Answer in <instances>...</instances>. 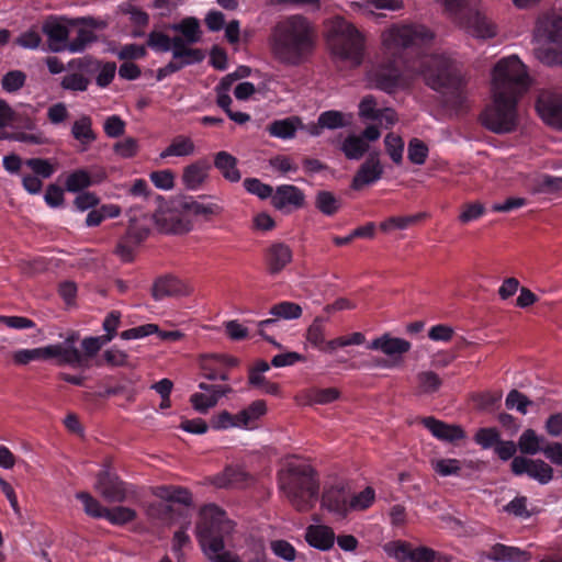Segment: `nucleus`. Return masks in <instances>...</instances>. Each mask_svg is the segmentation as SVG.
Masks as SVG:
<instances>
[{"label": "nucleus", "instance_id": "nucleus-46", "mask_svg": "<svg viewBox=\"0 0 562 562\" xmlns=\"http://www.w3.org/2000/svg\"><path fill=\"white\" fill-rule=\"evenodd\" d=\"M386 153L394 164H401L403 160L404 142L401 136L389 133L384 138Z\"/></svg>", "mask_w": 562, "mask_h": 562}, {"label": "nucleus", "instance_id": "nucleus-57", "mask_svg": "<svg viewBox=\"0 0 562 562\" xmlns=\"http://www.w3.org/2000/svg\"><path fill=\"white\" fill-rule=\"evenodd\" d=\"M139 245L134 243L126 234H124L115 247V254L124 261L131 262L134 259L135 250Z\"/></svg>", "mask_w": 562, "mask_h": 562}, {"label": "nucleus", "instance_id": "nucleus-10", "mask_svg": "<svg viewBox=\"0 0 562 562\" xmlns=\"http://www.w3.org/2000/svg\"><path fill=\"white\" fill-rule=\"evenodd\" d=\"M95 490L110 503H124L136 495L134 486L122 481L109 468L98 473Z\"/></svg>", "mask_w": 562, "mask_h": 562}, {"label": "nucleus", "instance_id": "nucleus-7", "mask_svg": "<svg viewBox=\"0 0 562 562\" xmlns=\"http://www.w3.org/2000/svg\"><path fill=\"white\" fill-rule=\"evenodd\" d=\"M451 18L477 38L495 36L494 25L476 9L475 0H442Z\"/></svg>", "mask_w": 562, "mask_h": 562}, {"label": "nucleus", "instance_id": "nucleus-3", "mask_svg": "<svg viewBox=\"0 0 562 562\" xmlns=\"http://www.w3.org/2000/svg\"><path fill=\"white\" fill-rule=\"evenodd\" d=\"M316 32L302 14L279 21L271 33V47L277 59L289 66L301 65L314 50Z\"/></svg>", "mask_w": 562, "mask_h": 562}, {"label": "nucleus", "instance_id": "nucleus-28", "mask_svg": "<svg viewBox=\"0 0 562 562\" xmlns=\"http://www.w3.org/2000/svg\"><path fill=\"white\" fill-rule=\"evenodd\" d=\"M71 135L81 145V150H87L97 139V134L92 130V119L89 115H82L76 120L71 126Z\"/></svg>", "mask_w": 562, "mask_h": 562}, {"label": "nucleus", "instance_id": "nucleus-26", "mask_svg": "<svg viewBox=\"0 0 562 562\" xmlns=\"http://www.w3.org/2000/svg\"><path fill=\"white\" fill-rule=\"evenodd\" d=\"M130 221L126 229V235L140 245L150 234V229L153 224H155L153 215L143 214L140 217H137L134 214L133 210H130L128 213Z\"/></svg>", "mask_w": 562, "mask_h": 562}, {"label": "nucleus", "instance_id": "nucleus-40", "mask_svg": "<svg viewBox=\"0 0 562 562\" xmlns=\"http://www.w3.org/2000/svg\"><path fill=\"white\" fill-rule=\"evenodd\" d=\"M302 307L294 302L282 301L270 308V314L283 319H297L302 316Z\"/></svg>", "mask_w": 562, "mask_h": 562}, {"label": "nucleus", "instance_id": "nucleus-12", "mask_svg": "<svg viewBox=\"0 0 562 562\" xmlns=\"http://www.w3.org/2000/svg\"><path fill=\"white\" fill-rule=\"evenodd\" d=\"M536 109L546 124L562 130V90L541 91Z\"/></svg>", "mask_w": 562, "mask_h": 562}, {"label": "nucleus", "instance_id": "nucleus-36", "mask_svg": "<svg viewBox=\"0 0 562 562\" xmlns=\"http://www.w3.org/2000/svg\"><path fill=\"white\" fill-rule=\"evenodd\" d=\"M384 552L394 558L397 562H411L413 548L411 543L403 540H394L383 546Z\"/></svg>", "mask_w": 562, "mask_h": 562}, {"label": "nucleus", "instance_id": "nucleus-14", "mask_svg": "<svg viewBox=\"0 0 562 562\" xmlns=\"http://www.w3.org/2000/svg\"><path fill=\"white\" fill-rule=\"evenodd\" d=\"M43 33L49 42V49L54 53L66 50L71 29L64 21L49 16L42 26Z\"/></svg>", "mask_w": 562, "mask_h": 562}, {"label": "nucleus", "instance_id": "nucleus-35", "mask_svg": "<svg viewBox=\"0 0 562 562\" xmlns=\"http://www.w3.org/2000/svg\"><path fill=\"white\" fill-rule=\"evenodd\" d=\"M327 317L316 316L313 323L306 330V340L315 348L325 352L326 340H325V327L324 323L327 322Z\"/></svg>", "mask_w": 562, "mask_h": 562}, {"label": "nucleus", "instance_id": "nucleus-8", "mask_svg": "<svg viewBox=\"0 0 562 562\" xmlns=\"http://www.w3.org/2000/svg\"><path fill=\"white\" fill-rule=\"evenodd\" d=\"M331 34L334 53L353 66H359L363 59V37L356 26L338 18L333 23Z\"/></svg>", "mask_w": 562, "mask_h": 562}, {"label": "nucleus", "instance_id": "nucleus-61", "mask_svg": "<svg viewBox=\"0 0 562 562\" xmlns=\"http://www.w3.org/2000/svg\"><path fill=\"white\" fill-rule=\"evenodd\" d=\"M42 43V37L36 26L21 33L14 41V44L26 49H36Z\"/></svg>", "mask_w": 562, "mask_h": 562}, {"label": "nucleus", "instance_id": "nucleus-53", "mask_svg": "<svg viewBox=\"0 0 562 562\" xmlns=\"http://www.w3.org/2000/svg\"><path fill=\"white\" fill-rule=\"evenodd\" d=\"M101 60L92 58L90 56H86L83 58H75L69 63V67L77 68L80 74L86 76H95L98 75V70L101 66Z\"/></svg>", "mask_w": 562, "mask_h": 562}, {"label": "nucleus", "instance_id": "nucleus-44", "mask_svg": "<svg viewBox=\"0 0 562 562\" xmlns=\"http://www.w3.org/2000/svg\"><path fill=\"white\" fill-rule=\"evenodd\" d=\"M543 438H540L533 429H527L521 434L518 446L522 453L536 454L542 450V447H540Z\"/></svg>", "mask_w": 562, "mask_h": 562}, {"label": "nucleus", "instance_id": "nucleus-49", "mask_svg": "<svg viewBox=\"0 0 562 562\" xmlns=\"http://www.w3.org/2000/svg\"><path fill=\"white\" fill-rule=\"evenodd\" d=\"M105 344H108V341H104L102 336L86 337L81 341L83 353L80 352V355L83 357V364L79 366L78 368H87V360L93 358Z\"/></svg>", "mask_w": 562, "mask_h": 562}, {"label": "nucleus", "instance_id": "nucleus-13", "mask_svg": "<svg viewBox=\"0 0 562 562\" xmlns=\"http://www.w3.org/2000/svg\"><path fill=\"white\" fill-rule=\"evenodd\" d=\"M383 171L384 169L380 161L379 153H370L353 176L351 188L353 190H360L366 186L376 182L382 178Z\"/></svg>", "mask_w": 562, "mask_h": 562}, {"label": "nucleus", "instance_id": "nucleus-52", "mask_svg": "<svg viewBox=\"0 0 562 562\" xmlns=\"http://www.w3.org/2000/svg\"><path fill=\"white\" fill-rule=\"evenodd\" d=\"M364 340H366V337L362 333H352L348 336L337 337V338L328 340L326 342L325 352L330 353V352L335 351L337 348H342V347L353 346V345L358 346V345L363 344Z\"/></svg>", "mask_w": 562, "mask_h": 562}, {"label": "nucleus", "instance_id": "nucleus-16", "mask_svg": "<svg viewBox=\"0 0 562 562\" xmlns=\"http://www.w3.org/2000/svg\"><path fill=\"white\" fill-rule=\"evenodd\" d=\"M422 424L440 441L457 443L465 438V431L461 426L447 424L432 416L422 418Z\"/></svg>", "mask_w": 562, "mask_h": 562}, {"label": "nucleus", "instance_id": "nucleus-22", "mask_svg": "<svg viewBox=\"0 0 562 562\" xmlns=\"http://www.w3.org/2000/svg\"><path fill=\"white\" fill-rule=\"evenodd\" d=\"M176 206L182 207L187 214H192L204 220H210L212 216L220 215L223 207L217 203H202L194 200L192 196H180L176 199Z\"/></svg>", "mask_w": 562, "mask_h": 562}, {"label": "nucleus", "instance_id": "nucleus-18", "mask_svg": "<svg viewBox=\"0 0 562 562\" xmlns=\"http://www.w3.org/2000/svg\"><path fill=\"white\" fill-rule=\"evenodd\" d=\"M212 168L207 158H200L187 165L181 175V181L186 189L196 191L203 187Z\"/></svg>", "mask_w": 562, "mask_h": 562}, {"label": "nucleus", "instance_id": "nucleus-59", "mask_svg": "<svg viewBox=\"0 0 562 562\" xmlns=\"http://www.w3.org/2000/svg\"><path fill=\"white\" fill-rule=\"evenodd\" d=\"M485 214V206L481 202L465 203L459 215V221L462 224L481 218Z\"/></svg>", "mask_w": 562, "mask_h": 562}, {"label": "nucleus", "instance_id": "nucleus-64", "mask_svg": "<svg viewBox=\"0 0 562 562\" xmlns=\"http://www.w3.org/2000/svg\"><path fill=\"white\" fill-rule=\"evenodd\" d=\"M244 187L249 193L255 194L260 199L272 196V187L261 182L257 178H246L244 180Z\"/></svg>", "mask_w": 562, "mask_h": 562}, {"label": "nucleus", "instance_id": "nucleus-33", "mask_svg": "<svg viewBox=\"0 0 562 562\" xmlns=\"http://www.w3.org/2000/svg\"><path fill=\"white\" fill-rule=\"evenodd\" d=\"M156 495L167 502L178 503L186 506H189L192 503L191 492L181 486H160L157 488Z\"/></svg>", "mask_w": 562, "mask_h": 562}, {"label": "nucleus", "instance_id": "nucleus-9", "mask_svg": "<svg viewBox=\"0 0 562 562\" xmlns=\"http://www.w3.org/2000/svg\"><path fill=\"white\" fill-rule=\"evenodd\" d=\"M57 358L58 364L79 367L83 364V357L76 347L65 348L61 344L48 345L34 349H20L14 352L13 360L18 364H27L31 361Z\"/></svg>", "mask_w": 562, "mask_h": 562}, {"label": "nucleus", "instance_id": "nucleus-51", "mask_svg": "<svg viewBox=\"0 0 562 562\" xmlns=\"http://www.w3.org/2000/svg\"><path fill=\"white\" fill-rule=\"evenodd\" d=\"M24 165L27 166L34 176L43 179H48L55 172L54 165L45 158H29L24 160Z\"/></svg>", "mask_w": 562, "mask_h": 562}, {"label": "nucleus", "instance_id": "nucleus-63", "mask_svg": "<svg viewBox=\"0 0 562 562\" xmlns=\"http://www.w3.org/2000/svg\"><path fill=\"white\" fill-rule=\"evenodd\" d=\"M149 178L158 189L171 190L175 187V172L170 169L153 171Z\"/></svg>", "mask_w": 562, "mask_h": 562}, {"label": "nucleus", "instance_id": "nucleus-6", "mask_svg": "<svg viewBox=\"0 0 562 562\" xmlns=\"http://www.w3.org/2000/svg\"><path fill=\"white\" fill-rule=\"evenodd\" d=\"M536 34L544 44L536 49L538 59L548 66L562 65V15L546 13L538 19Z\"/></svg>", "mask_w": 562, "mask_h": 562}, {"label": "nucleus", "instance_id": "nucleus-30", "mask_svg": "<svg viewBox=\"0 0 562 562\" xmlns=\"http://www.w3.org/2000/svg\"><path fill=\"white\" fill-rule=\"evenodd\" d=\"M299 126H301V117L293 115L271 122L267 131L273 137L291 139L295 136Z\"/></svg>", "mask_w": 562, "mask_h": 562}, {"label": "nucleus", "instance_id": "nucleus-34", "mask_svg": "<svg viewBox=\"0 0 562 562\" xmlns=\"http://www.w3.org/2000/svg\"><path fill=\"white\" fill-rule=\"evenodd\" d=\"M340 149L346 158L359 160L369 150V144L360 136L349 135L342 142Z\"/></svg>", "mask_w": 562, "mask_h": 562}, {"label": "nucleus", "instance_id": "nucleus-4", "mask_svg": "<svg viewBox=\"0 0 562 562\" xmlns=\"http://www.w3.org/2000/svg\"><path fill=\"white\" fill-rule=\"evenodd\" d=\"M234 529V524L218 506L211 504L203 508L196 525V537L203 552L212 562H240L231 552L224 551V538Z\"/></svg>", "mask_w": 562, "mask_h": 562}, {"label": "nucleus", "instance_id": "nucleus-24", "mask_svg": "<svg viewBox=\"0 0 562 562\" xmlns=\"http://www.w3.org/2000/svg\"><path fill=\"white\" fill-rule=\"evenodd\" d=\"M335 532L326 525H311L306 528V542L321 551H328L334 547Z\"/></svg>", "mask_w": 562, "mask_h": 562}, {"label": "nucleus", "instance_id": "nucleus-1", "mask_svg": "<svg viewBox=\"0 0 562 562\" xmlns=\"http://www.w3.org/2000/svg\"><path fill=\"white\" fill-rule=\"evenodd\" d=\"M432 33L424 25H393L382 34L385 60L371 67L367 77L376 89L394 92L401 81V67L419 71L426 85L441 93L446 108L465 109V80L457 65L443 55H424Z\"/></svg>", "mask_w": 562, "mask_h": 562}, {"label": "nucleus", "instance_id": "nucleus-21", "mask_svg": "<svg viewBox=\"0 0 562 562\" xmlns=\"http://www.w3.org/2000/svg\"><path fill=\"white\" fill-rule=\"evenodd\" d=\"M411 342L390 334H383L371 340L367 348L370 350H379L389 357L402 356L411 350Z\"/></svg>", "mask_w": 562, "mask_h": 562}, {"label": "nucleus", "instance_id": "nucleus-47", "mask_svg": "<svg viewBox=\"0 0 562 562\" xmlns=\"http://www.w3.org/2000/svg\"><path fill=\"white\" fill-rule=\"evenodd\" d=\"M267 411V405L265 401L257 400L252 402L247 408L243 409L237 414V418L239 419L243 426H248L252 420L265 415Z\"/></svg>", "mask_w": 562, "mask_h": 562}, {"label": "nucleus", "instance_id": "nucleus-20", "mask_svg": "<svg viewBox=\"0 0 562 562\" xmlns=\"http://www.w3.org/2000/svg\"><path fill=\"white\" fill-rule=\"evenodd\" d=\"M323 506L337 516L345 518L349 514V497L345 486L335 485L325 490L322 496Z\"/></svg>", "mask_w": 562, "mask_h": 562}, {"label": "nucleus", "instance_id": "nucleus-25", "mask_svg": "<svg viewBox=\"0 0 562 562\" xmlns=\"http://www.w3.org/2000/svg\"><path fill=\"white\" fill-rule=\"evenodd\" d=\"M486 558L494 562H527L530 553L518 547L495 543L486 552Z\"/></svg>", "mask_w": 562, "mask_h": 562}, {"label": "nucleus", "instance_id": "nucleus-31", "mask_svg": "<svg viewBox=\"0 0 562 562\" xmlns=\"http://www.w3.org/2000/svg\"><path fill=\"white\" fill-rule=\"evenodd\" d=\"M195 151L193 140L186 135L175 136L170 144L160 153L159 157L166 159L168 157H189Z\"/></svg>", "mask_w": 562, "mask_h": 562}, {"label": "nucleus", "instance_id": "nucleus-41", "mask_svg": "<svg viewBox=\"0 0 562 562\" xmlns=\"http://www.w3.org/2000/svg\"><path fill=\"white\" fill-rule=\"evenodd\" d=\"M535 191L538 193H559L562 192V177L551 175H540L535 182Z\"/></svg>", "mask_w": 562, "mask_h": 562}, {"label": "nucleus", "instance_id": "nucleus-45", "mask_svg": "<svg viewBox=\"0 0 562 562\" xmlns=\"http://www.w3.org/2000/svg\"><path fill=\"white\" fill-rule=\"evenodd\" d=\"M26 82V75L22 70H10L1 79V87L5 92L14 93L22 89Z\"/></svg>", "mask_w": 562, "mask_h": 562}, {"label": "nucleus", "instance_id": "nucleus-29", "mask_svg": "<svg viewBox=\"0 0 562 562\" xmlns=\"http://www.w3.org/2000/svg\"><path fill=\"white\" fill-rule=\"evenodd\" d=\"M214 167L229 182H238L241 178L237 168V159L227 151H218L214 156Z\"/></svg>", "mask_w": 562, "mask_h": 562}, {"label": "nucleus", "instance_id": "nucleus-62", "mask_svg": "<svg viewBox=\"0 0 562 562\" xmlns=\"http://www.w3.org/2000/svg\"><path fill=\"white\" fill-rule=\"evenodd\" d=\"M170 36L160 32L151 31L148 34L146 45L157 53H166L170 50Z\"/></svg>", "mask_w": 562, "mask_h": 562}, {"label": "nucleus", "instance_id": "nucleus-54", "mask_svg": "<svg viewBox=\"0 0 562 562\" xmlns=\"http://www.w3.org/2000/svg\"><path fill=\"white\" fill-rule=\"evenodd\" d=\"M528 475L541 484H547L552 480L553 469L542 460H531Z\"/></svg>", "mask_w": 562, "mask_h": 562}, {"label": "nucleus", "instance_id": "nucleus-17", "mask_svg": "<svg viewBox=\"0 0 562 562\" xmlns=\"http://www.w3.org/2000/svg\"><path fill=\"white\" fill-rule=\"evenodd\" d=\"M190 286L175 276H162L155 280L151 295L155 301H161L167 296H182L190 294Z\"/></svg>", "mask_w": 562, "mask_h": 562}, {"label": "nucleus", "instance_id": "nucleus-2", "mask_svg": "<svg viewBox=\"0 0 562 562\" xmlns=\"http://www.w3.org/2000/svg\"><path fill=\"white\" fill-rule=\"evenodd\" d=\"M528 87L526 67L517 56L498 60L492 72V102L479 117L482 126L495 134L514 132L518 125L517 103Z\"/></svg>", "mask_w": 562, "mask_h": 562}, {"label": "nucleus", "instance_id": "nucleus-19", "mask_svg": "<svg viewBox=\"0 0 562 562\" xmlns=\"http://www.w3.org/2000/svg\"><path fill=\"white\" fill-rule=\"evenodd\" d=\"M79 24H83L86 26L78 27L76 30V36L68 41V44L66 45V50H69L70 53H81L90 44L97 41V35L91 30L92 27L98 26L97 21L93 18H81L70 22V25Z\"/></svg>", "mask_w": 562, "mask_h": 562}, {"label": "nucleus", "instance_id": "nucleus-5", "mask_svg": "<svg viewBox=\"0 0 562 562\" xmlns=\"http://www.w3.org/2000/svg\"><path fill=\"white\" fill-rule=\"evenodd\" d=\"M279 485L296 510L308 512L313 508L319 484L312 467L290 465L286 471L279 474Z\"/></svg>", "mask_w": 562, "mask_h": 562}, {"label": "nucleus", "instance_id": "nucleus-27", "mask_svg": "<svg viewBox=\"0 0 562 562\" xmlns=\"http://www.w3.org/2000/svg\"><path fill=\"white\" fill-rule=\"evenodd\" d=\"M272 204L278 210H282L286 205L302 207L304 204V193L292 184L279 186L272 195Z\"/></svg>", "mask_w": 562, "mask_h": 562}, {"label": "nucleus", "instance_id": "nucleus-15", "mask_svg": "<svg viewBox=\"0 0 562 562\" xmlns=\"http://www.w3.org/2000/svg\"><path fill=\"white\" fill-rule=\"evenodd\" d=\"M252 481V476L239 465H227L211 480L218 488H246Z\"/></svg>", "mask_w": 562, "mask_h": 562}, {"label": "nucleus", "instance_id": "nucleus-39", "mask_svg": "<svg viewBox=\"0 0 562 562\" xmlns=\"http://www.w3.org/2000/svg\"><path fill=\"white\" fill-rule=\"evenodd\" d=\"M76 498L82 503L83 510L88 516L93 518H105L108 508L103 507L90 493L79 492L76 494Z\"/></svg>", "mask_w": 562, "mask_h": 562}, {"label": "nucleus", "instance_id": "nucleus-60", "mask_svg": "<svg viewBox=\"0 0 562 562\" xmlns=\"http://www.w3.org/2000/svg\"><path fill=\"white\" fill-rule=\"evenodd\" d=\"M222 396L216 394L194 393L190 397V402L195 411L206 413L209 408L215 406Z\"/></svg>", "mask_w": 562, "mask_h": 562}, {"label": "nucleus", "instance_id": "nucleus-23", "mask_svg": "<svg viewBox=\"0 0 562 562\" xmlns=\"http://www.w3.org/2000/svg\"><path fill=\"white\" fill-rule=\"evenodd\" d=\"M292 250L284 243H274L267 249L266 260L270 274L280 273L291 261Z\"/></svg>", "mask_w": 562, "mask_h": 562}, {"label": "nucleus", "instance_id": "nucleus-43", "mask_svg": "<svg viewBox=\"0 0 562 562\" xmlns=\"http://www.w3.org/2000/svg\"><path fill=\"white\" fill-rule=\"evenodd\" d=\"M375 499V491L368 486L358 494H353L349 498V513L352 510H366L372 506Z\"/></svg>", "mask_w": 562, "mask_h": 562}, {"label": "nucleus", "instance_id": "nucleus-38", "mask_svg": "<svg viewBox=\"0 0 562 562\" xmlns=\"http://www.w3.org/2000/svg\"><path fill=\"white\" fill-rule=\"evenodd\" d=\"M137 513L133 508L116 506L108 508L105 518L113 526H123L136 519Z\"/></svg>", "mask_w": 562, "mask_h": 562}, {"label": "nucleus", "instance_id": "nucleus-48", "mask_svg": "<svg viewBox=\"0 0 562 562\" xmlns=\"http://www.w3.org/2000/svg\"><path fill=\"white\" fill-rule=\"evenodd\" d=\"M417 381L419 391L425 394L437 392L442 384L441 379L434 371L418 373Z\"/></svg>", "mask_w": 562, "mask_h": 562}, {"label": "nucleus", "instance_id": "nucleus-32", "mask_svg": "<svg viewBox=\"0 0 562 562\" xmlns=\"http://www.w3.org/2000/svg\"><path fill=\"white\" fill-rule=\"evenodd\" d=\"M171 29L186 37L189 44H195L201 41L202 31L200 21L194 16L182 19L179 23L173 24Z\"/></svg>", "mask_w": 562, "mask_h": 562}, {"label": "nucleus", "instance_id": "nucleus-58", "mask_svg": "<svg viewBox=\"0 0 562 562\" xmlns=\"http://www.w3.org/2000/svg\"><path fill=\"white\" fill-rule=\"evenodd\" d=\"M90 85V79L80 72L66 75L61 80V87L70 91H86Z\"/></svg>", "mask_w": 562, "mask_h": 562}, {"label": "nucleus", "instance_id": "nucleus-42", "mask_svg": "<svg viewBox=\"0 0 562 562\" xmlns=\"http://www.w3.org/2000/svg\"><path fill=\"white\" fill-rule=\"evenodd\" d=\"M65 186L69 192H79L91 187V176L86 169H77L67 177Z\"/></svg>", "mask_w": 562, "mask_h": 562}, {"label": "nucleus", "instance_id": "nucleus-11", "mask_svg": "<svg viewBox=\"0 0 562 562\" xmlns=\"http://www.w3.org/2000/svg\"><path fill=\"white\" fill-rule=\"evenodd\" d=\"M184 210L176 206V199L159 205L153 214L154 222L161 233L183 234L190 231L191 223L184 217Z\"/></svg>", "mask_w": 562, "mask_h": 562}, {"label": "nucleus", "instance_id": "nucleus-56", "mask_svg": "<svg viewBox=\"0 0 562 562\" xmlns=\"http://www.w3.org/2000/svg\"><path fill=\"white\" fill-rule=\"evenodd\" d=\"M319 123L323 128L336 130L345 127L348 123L344 113L336 110L324 111L319 114Z\"/></svg>", "mask_w": 562, "mask_h": 562}, {"label": "nucleus", "instance_id": "nucleus-37", "mask_svg": "<svg viewBox=\"0 0 562 562\" xmlns=\"http://www.w3.org/2000/svg\"><path fill=\"white\" fill-rule=\"evenodd\" d=\"M315 206L324 215L333 216L340 209V201L329 191H318L315 196Z\"/></svg>", "mask_w": 562, "mask_h": 562}, {"label": "nucleus", "instance_id": "nucleus-55", "mask_svg": "<svg viewBox=\"0 0 562 562\" xmlns=\"http://www.w3.org/2000/svg\"><path fill=\"white\" fill-rule=\"evenodd\" d=\"M0 139H10L35 145H43L47 143V138L43 135V133L7 132L0 133Z\"/></svg>", "mask_w": 562, "mask_h": 562}, {"label": "nucleus", "instance_id": "nucleus-50", "mask_svg": "<svg viewBox=\"0 0 562 562\" xmlns=\"http://www.w3.org/2000/svg\"><path fill=\"white\" fill-rule=\"evenodd\" d=\"M428 146L418 138H412L408 143L407 156L411 162L424 165L428 157Z\"/></svg>", "mask_w": 562, "mask_h": 562}]
</instances>
